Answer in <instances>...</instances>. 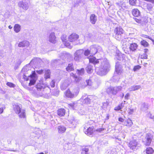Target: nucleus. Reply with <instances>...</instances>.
Wrapping results in <instances>:
<instances>
[{
    "mask_svg": "<svg viewBox=\"0 0 154 154\" xmlns=\"http://www.w3.org/2000/svg\"><path fill=\"white\" fill-rule=\"evenodd\" d=\"M89 61L94 65L95 72L99 75H106L109 70L110 65L106 58L97 59L95 57H93L89 59Z\"/></svg>",
    "mask_w": 154,
    "mask_h": 154,
    "instance_id": "obj_1",
    "label": "nucleus"
},
{
    "mask_svg": "<svg viewBox=\"0 0 154 154\" xmlns=\"http://www.w3.org/2000/svg\"><path fill=\"white\" fill-rule=\"evenodd\" d=\"M36 88L37 91V93L38 96L46 98L48 97V94L46 91L47 88L49 89V88L48 87H46L42 84H38L36 85Z\"/></svg>",
    "mask_w": 154,
    "mask_h": 154,
    "instance_id": "obj_2",
    "label": "nucleus"
},
{
    "mask_svg": "<svg viewBox=\"0 0 154 154\" xmlns=\"http://www.w3.org/2000/svg\"><path fill=\"white\" fill-rule=\"evenodd\" d=\"M70 76L72 77L74 79L75 81L76 82H80L81 87L84 88L87 85L91 86V85L92 82L91 80L90 79L86 80V82H85L82 80L81 77H78L77 76L73 73L70 74Z\"/></svg>",
    "mask_w": 154,
    "mask_h": 154,
    "instance_id": "obj_3",
    "label": "nucleus"
},
{
    "mask_svg": "<svg viewBox=\"0 0 154 154\" xmlns=\"http://www.w3.org/2000/svg\"><path fill=\"white\" fill-rule=\"evenodd\" d=\"M23 78L26 81H27L30 79V82L29 84V85L30 86L34 85L36 80V73L35 71H32V74L30 75H27L26 74H24L23 76Z\"/></svg>",
    "mask_w": 154,
    "mask_h": 154,
    "instance_id": "obj_4",
    "label": "nucleus"
},
{
    "mask_svg": "<svg viewBox=\"0 0 154 154\" xmlns=\"http://www.w3.org/2000/svg\"><path fill=\"white\" fill-rule=\"evenodd\" d=\"M20 105L14 104L13 105V109L16 114L18 115L20 118H25L26 117L25 110L21 108Z\"/></svg>",
    "mask_w": 154,
    "mask_h": 154,
    "instance_id": "obj_5",
    "label": "nucleus"
},
{
    "mask_svg": "<svg viewBox=\"0 0 154 154\" xmlns=\"http://www.w3.org/2000/svg\"><path fill=\"white\" fill-rule=\"evenodd\" d=\"M84 50L83 49H80L77 50L75 53L74 56V60L78 62H80L84 58Z\"/></svg>",
    "mask_w": 154,
    "mask_h": 154,
    "instance_id": "obj_6",
    "label": "nucleus"
},
{
    "mask_svg": "<svg viewBox=\"0 0 154 154\" xmlns=\"http://www.w3.org/2000/svg\"><path fill=\"white\" fill-rule=\"evenodd\" d=\"M122 87L119 86H110L108 87L106 90L107 92L109 94L116 95L118 92L121 91Z\"/></svg>",
    "mask_w": 154,
    "mask_h": 154,
    "instance_id": "obj_7",
    "label": "nucleus"
},
{
    "mask_svg": "<svg viewBox=\"0 0 154 154\" xmlns=\"http://www.w3.org/2000/svg\"><path fill=\"white\" fill-rule=\"evenodd\" d=\"M124 32V30L121 27H117L114 30L115 38L117 40H120L122 38Z\"/></svg>",
    "mask_w": 154,
    "mask_h": 154,
    "instance_id": "obj_8",
    "label": "nucleus"
},
{
    "mask_svg": "<svg viewBox=\"0 0 154 154\" xmlns=\"http://www.w3.org/2000/svg\"><path fill=\"white\" fill-rule=\"evenodd\" d=\"M101 47L97 45H93L90 47V51L91 52V54L92 55H95L98 51L101 50Z\"/></svg>",
    "mask_w": 154,
    "mask_h": 154,
    "instance_id": "obj_9",
    "label": "nucleus"
},
{
    "mask_svg": "<svg viewBox=\"0 0 154 154\" xmlns=\"http://www.w3.org/2000/svg\"><path fill=\"white\" fill-rule=\"evenodd\" d=\"M153 136L150 133H148L146 134L145 139L143 141L145 145L149 146L151 143Z\"/></svg>",
    "mask_w": 154,
    "mask_h": 154,
    "instance_id": "obj_10",
    "label": "nucleus"
},
{
    "mask_svg": "<svg viewBox=\"0 0 154 154\" xmlns=\"http://www.w3.org/2000/svg\"><path fill=\"white\" fill-rule=\"evenodd\" d=\"M140 146V145L135 140L131 141L128 144V146L132 149H136Z\"/></svg>",
    "mask_w": 154,
    "mask_h": 154,
    "instance_id": "obj_11",
    "label": "nucleus"
},
{
    "mask_svg": "<svg viewBox=\"0 0 154 154\" xmlns=\"http://www.w3.org/2000/svg\"><path fill=\"white\" fill-rule=\"evenodd\" d=\"M84 131L86 134L91 136L93 134V128L89 127L88 128L86 126H85L84 127Z\"/></svg>",
    "mask_w": 154,
    "mask_h": 154,
    "instance_id": "obj_12",
    "label": "nucleus"
},
{
    "mask_svg": "<svg viewBox=\"0 0 154 154\" xmlns=\"http://www.w3.org/2000/svg\"><path fill=\"white\" fill-rule=\"evenodd\" d=\"M18 6L19 7L22 8V9L25 10H27L29 8L28 4L26 2L20 1L18 3Z\"/></svg>",
    "mask_w": 154,
    "mask_h": 154,
    "instance_id": "obj_13",
    "label": "nucleus"
},
{
    "mask_svg": "<svg viewBox=\"0 0 154 154\" xmlns=\"http://www.w3.org/2000/svg\"><path fill=\"white\" fill-rule=\"evenodd\" d=\"M122 66L119 62H117L115 65V72L118 74L121 75L122 72Z\"/></svg>",
    "mask_w": 154,
    "mask_h": 154,
    "instance_id": "obj_14",
    "label": "nucleus"
},
{
    "mask_svg": "<svg viewBox=\"0 0 154 154\" xmlns=\"http://www.w3.org/2000/svg\"><path fill=\"white\" fill-rule=\"evenodd\" d=\"M78 38V35L75 33H73L69 36L68 40L70 42H73L77 40Z\"/></svg>",
    "mask_w": 154,
    "mask_h": 154,
    "instance_id": "obj_15",
    "label": "nucleus"
},
{
    "mask_svg": "<svg viewBox=\"0 0 154 154\" xmlns=\"http://www.w3.org/2000/svg\"><path fill=\"white\" fill-rule=\"evenodd\" d=\"M56 37L55 36V33L53 32H51L50 33L49 37L48 40L51 43H55L56 42Z\"/></svg>",
    "mask_w": 154,
    "mask_h": 154,
    "instance_id": "obj_16",
    "label": "nucleus"
},
{
    "mask_svg": "<svg viewBox=\"0 0 154 154\" xmlns=\"http://www.w3.org/2000/svg\"><path fill=\"white\" fill-rule=\"evenodd\" d=\"M69 82L68 80H66L61 85L60 88L61 90H64L68 87Z\"/></svg>",
    "mask_w": 154,
    "mask_h": 154,
    "instance_id": "obj_17",
    "label": "nucleus"
},
{
    "mask_svg": "<svg viewBox=\"0 0 154 154\" xmlns=\"http://www.w3.org/2000/svg\"><path fill=\"white\" fill-rule=\"evenodd\" d=\"M97 20V17L94 14L91 15L90 17V21L91 23L92 24H95Z\"/></svg>",
    "mask_w": 154,
    "mask_h": 154,
    "instance_id": "obj_18",
    "label": "nucleus"
},
{
    "mask_svg": "<svg viewBox=\"0 0 154 154\" xmlns=\"http://www.w3.org/2000/svg\"><path fill=\"white\" fill-rule=\"evenodd\" d=\"M29 45V42L26 40H24L20 42L18 45L19 47H24L28 46Z\"/></svg>",
    "mask_w": 154,
    "mask_h": 154,
    "instance_id": "obj_19",
    "label": "nucleus"
},
{
    "mask_svg": "<svg viewBox=\"0 0 154 154\" xmlns=\"http://www.w3.org/2000/svg\"><path fill=\"white\" fill-rule=\"evenodd\" d=\"M148 109V106L147 104L145 103H142L141 105L140 109L142 111L145 112Z\"/></svg>",
    "mask_w": 154,
    "mask_h": 154,
    "instance_id": "obj_20",
    "label": "nucleus"
},
{
    "mask_svg": "<svg viewBox=\"0 0 154 154\" xmlns=\"http://www.w3.org/2000/svg\"><path fill=\"white\" fill-rule=\"evenodd\" d=\"M41 61V60L40 58L35 57L31 61V63L34 64H37L40 63Z\"/></svg>",
    "mask_w": 154,
    "mask_h": 154,
    "instance_id": "obj_21",
    "label": "nucleus"
},
{
    "mask_svg": "<svg viewBox=\"0 0 154 154\" xmlns=\"http://www.w3.org/2000/svg\"><path fill=\"white\" fill-rule=\"evenodd\" d=\"M133 15L136 17H138L140 16V12L137 9H134L132 11Z\"/></svg>",
    "mask_w": 154,
    "mask_h": 154,
    "instance_id": "obj_22",
    "label": "nucleus"
},
{
    "mask_svg": "<svg viewBox=\"0 0 154 154\" xmlns=\"http://www.w3.org/2000/svg\"><path fill=\"white\" fill-rule=\"evenodd\" d=\"M66 96L69 98H73L74 96V94L72 93L69 90H67L65 93Z\"/></svg>",
    "mask_w": 154,
    "mask_h": 154,
    "instance_id": "obj_23",
    "label": "nucleus"
},
{
    "mask_svg": "<svg viewBox=\"0 0 154 154\" xmlns=\"http://www.w3.org/2000/svg\"><path fill=\"white\" fill-rule=\"evenodd\" d=\"M133 124L131 120L128 119L127 120L124 122L123 125H126L128 127L131 126Z\"/></svg>",
    "mask_w": 154,
    "mask_h": 154,
    "instance_id": "obj_24",
    "label": "nucleus"
},
{
    "mask_svg": "<svg viewBox=\"0 0 154 154\" xmlns=\"http://www.w3.org/2000/svg\"><path fill=\"white\" fill-rule=\"evenodd\" d=\"M57 129L58 132L59 133H64L66 130V128L63 125L59 126L58 127Z\"/></svg>",
    "mask_w": 154,
    "mask_h": 154,
    "instance_id": "obj_25",
    "label": "nucleus"
},
{
    "mask_svg": "<svg viewBox=\"0 0 154 154\" xmlns=\"http://www.w3.org/2000/svg\"><path fill=\"white\" fill-rule=\"evenodd\" d=\"M120 74H118L116 73H114V75L112 77V80L115 82H117L120 78Z\"/></svg>",
    "mask_w": 154,
    "mask_h": 154,
    "instance_id": "obj_26",
    "label": "nucleus"
},
{
    "mask_svg": "<svg viewBox=\"0 0 154 154\" xmlns=\"http://www.w3.org/2000/svg\"><path fill=\"white\" fill-rule=\"evenodd\" d=\"M51 72L49 69H47L45 70V72L44 75V78L45 80L48 79H49L50 77Z\"/></svg>",
    "mask_w": 154,
    "mask_h": 154,
    "instance_id": "obj_27",
    "label": "nucleus"
},
{
    "mask_svg": "<svg viewBox=\"0 0 154 154\" xmlns=\"http://www.w3.org/2000/svg\"><path fill=\"white\" fill-rule=\"evenodd\" d=\"M137 46V45L135 43L131 44L129 47L130 49L132 51H135L136 50Z\"/></svg>",
    "mask_w": 154,
    "mask_h": 154,
    "instance_id": "obj_28",
    "label": "nucleus"
},
{
    "mask_svg": "<svg viewBox=\"0 0 154 154\" xmlns=\"http://www.w3.org/2000/svg\"><path fill=\"white\" fill-rule=\"evenodd\" d=\"M140 88V86L139 85H134L130 88L129 90L130 91H135L139 89Z\"/></svg>",
    "mask_w": 154,
    "mask_h": 154,
    "instance_id": "obj_29",
    "label": "nucleus"
},
{
    "mask_svg": "<svg viewBox=\"0 0 154 154\" xmlns=\"http://www.w3.org/2000/svg\"><path fill=\"white\" fill-rule=\"evenodd\" d=\"M93 66L90 64H88L86 68L87 72L88 73H91L93 72Z\"/></svg>",
    "mask_w": 154,
    "mask_h": 154,
    "instance_id": "obj_30",
    "label": "nucleus"
},
{
    "mask_svg": "<svg viewBox=\"0 0 154 154\" xmlns=\"http://www.w3.org/2000/svg\"><path fill=\"white\" fill-rule=\"evenodd\" d=\"M66 69V70L68 72H70L73 70L74 67H73L72 63H69Z\"/></svg>",
    "mask_w": 154,
    "mask_h": 154,
    "instance_id": "obj_31",
    "label": "nucleus"
},
{
    "mask_svg": "<svg viewBox=\"0 0 154 154\" xmlns=\"http://www.w3.org/2000/svg\"><path fill=\"white\" fill-rule=\"evenodd\" d=\"M65 113V111L64 109H59L57 111L58 115L60 116H63Z\"/></svg>",
    "mask_w": 154,
    "mask_h": 154,
    "instance_id": "obj_32",
    "label": "nucleus"
},
{
    "mask_svg": "<svg viewBox=\"0 0 154 154\" xmlns=\"http://www.w3.org/2000/svg\"><path fill=\"white\" fill-rule=\"evenodd\" d=\"M14 28L15 32H18L20 30V26L18 24H16L14 26Z\"/></svg>",
    "mask_w": 154,
    "mask_h": 154,
    "instance_id": "obj_33",
    "label": "nucleus"
},
{
    "mask_svg": "<svg viewBox=\"0 0 154 154\" xmlns=\"http://www.w3.org/2000/svg\"><path fill=\"white\" fill-rule=\"evenodd\" d=\"M154 152V150L151 147H149L146 148V153L147 154H152Z\"/></svg>",
    "mask_w": 154,
    "mask_h": 154,
    "instance_id": "obj_34",
    "label": "nucleus"
},
{
    "mask_svg": "<svg viewBox=\"0 0 154 154\" xmlns=\"http://www.w3.org/2000/svg\"><path fill=\"white\" fill-rule=\"evenodd\" d=\"M77 72L79 75H82L84 73V68H82L80 70L77 69Z\"/></svg>",
    "mask_w": 154,
    "mask_h": 154,
    "instance_id": "obj_35",
    "label": "nucleus"
},
{
    "mask_svg": "<svg viewBox=\"0 0 154 154\" xmlns=\"http://www.w3.org/2000/svg\"><path fill=\"white\" fill-rule=\"evenodd\" d=\"M88 148L86 147L83 148L81 152V154H88Z\"/></svg>",
    "mask_w": 154,
    "mask_h": 154,
    "instance_id": "obj_36",
    "label": "nucleus"
},
{
    "mask_svg": "<svg viewBox=\"0 0 154 154\" xmlns=\"http://www.w3.org/2000/svg\"><path fill=\"white\" fill-rule=\"evenodd\" d=\"M79 89L77 87L73 90L72 93L74 94V96H76L79 93Z\"/></svg>",
    "mask_w": 154,
    "mask_h": 154,
    "instance_id": "obj_37",
    "label": "nucleus"
},
{
    "mask_svg": "<svg viewBox=\"0 0 154 154\" xmlns=\"http://www.w3.org/2000/svg\"><path fill=\"white\" fill-rule=\"evenodd\" d=\"M91 100L90 99V98L88 97L87 98L84 99L83 102L86 104H88L90 103Z\"/></svg>",
    "mask_w": 154,
    "mask_h": 154,
    "instance_id": "obj_38",
    "label": "nucleus"
},
{
    "mask_svg": "<svg viewBox=\"0 0 154 154\" xmlns=\"http://www.w3.org/2000/svg\"><path fill=\"white\" fill-rule=\"evenodd\" d=\"M90 54H91V52L90 50L87 49L85 51H84V55L87 56Z\"/></svg>",
    "mask_w": 154,
    "mask_h": 154,
    "instance_id": "obj_39",
    "label": "nucleus"
},
{
    "mask_svg": "<svg viewBox=\"0 0 154 154\" xmlns=\"http://www.w3.org/2000/svg\"><path fill=\"white\" fill-rule=\"evenodd\" d=\"M142 45L146 47H147L148 45V43L145 40H143L140 42Z\"/></svg>",
    "mask_w": 154,
    "mask_h": 154,
    "instance_id": "obj_40",
    "label": "nucleus"
},
{
    "mask_svg": "<svg viewBox=\"0 0 154 154\" xmlns=\"http://www.w3.org/2000/svg\"><path fill=\"white\" fill-rule=\"evenodd\" d=\"M137 0H129L130 4L132 5H134L136 4Z\"/></svg>",
    "mask_w": 154,
    "mask_h": 154,
    "instance_id": "obj_41",
    "label": "nucleus"
},
{
    "mask_svg": "<svg viewBox=\"0 0 154 154\" xmlns=\"http://www.w3.org/2000/svg\"><path fill=\"white\" fill-rule=\"evenodd\" d=\"M78 113L79 114H80L81 115H83L85 114V112L84 109H80L78 111Z\"/></svg>",
    "mask_w": 154,
    "mask_h": 154,
    "instance_id": "obj_42",
    "label": "nucleus"
},
{
    "mask_svg": "<svg viewBox=\"0 0 154 154\" xmlns=\"http://www.w3.org/2000/svg\"><path fill=\"white\" fill-rule=\"evenodd\" d=\"M5 108V106L4 105H0V114H1L3 112V110Z\"/></svg>",
    "mask_w": 154,
    "mask_h": 154,
    "instance_id": "obj_43",
    "label": "nucleus"
},
{
    "mask_svg": "<svg viewBox=\"0 0 154 154\" xmlns=\"http://www.w3.org/2000/svg\"><path fill=\"white\" fill-rule=\"evenodd\" d=\"M108 105V103L106 101V102H104L103 103V106H102V107L103 109H105L106 108Z\"/></svg>",
    "mask_w": 154,
    "mask_h": 154,
    "instance_id": "obj_44",
    "label": "nucleus"
},
{
    "mask_svg": "<svg viewBox=\"0 0 154 154\" xmlns=\"http://www.w3.org/2000/svg\"><path fill=\"white\" fill-rule=\"evenodd\" d=\"M65 46L69 48H71V47L70 46V44L67 41H65V42H63Z\"/></svg>",
    "mask_w": 154,
    "mask_h": 154,
    "instance_id": "obj_45",
    "label": "nucleus"
},
{
    "mask_svg": "<svg viewBox=\"0 0 154 154\" xmlns=\"http://www.w3.org/2000/svg\"><path fill=\"white\" fill-rule=\"evenodd\" d=\"M61 39L63 42L66 41V35H63L61 37Z\"/></svg>",
    "mask_w": 154,
    "mask_h": 154,
    "instance_id": "obj_46",
    "label": "nucleus"
},
{
    "mask_svg": "<svg viewBox=\"0 0 154 154\" xmlns=\"http://www.w3.org/2000/svg\"><path fill=\"white\" fill-rule=\"evenodd\" d=\"M141 68V67L139 65H137L136 66H134L133 70L134 71H137V70L140 69Z\"/></svg>",
    "mask_w": 154,
    "mask_h": 154,
    "instance_id": "obj_47",
    "label": "nucleus"
},
{
    "mask_svg": "<svg viewBox=\"0 0 154 154\" xmlns=\"http://www.w3.org/2000/svg\"><path fill=\"white\" fill-rule=\"evenodd\" d=\"M59 94V91H58L54 90L52 94L53 95L57 96Z\"/></svg>",
    "mask_w": 154,
    "mask_h": 154,
    "instance_id": "obj_48",
    "label": "nucleus"
},
{
    "mask_svg": "<svg viewBox=\"0 0 154 154\" xmlns=\"http://www.w3.org/2000/svg\"><path fill=\"white\" fill-rule=\"evenodd\" d=\"M7 85L8 86L10 87H11V88L14 87L15 86V85L14 84H13L11 82H7Z\"/></svg>",
    "mask_w": 154,
    "mask_h": 154,
    "instance_id": "obj_49",
    "label": "nucleus"
},
{
    "mask_svg": "<svg viewBox=\"0 0 154 154\" xmlns=\"http://www.w3.org/2000/svg\"><path fill=\"white\" fill-rule=\"evenodd\" d=\"M94 123V121L91 120H89L87 123H86L85 126H87L88 127V126L89 125H90Z\"/></svg>",
    "mask_w": 154,
    "mask_h": 154,
    "instance_id": "obj_50",
    "label": "nucleus"
},
{
    "mask_svg": "<svg viewBox=\"0 0 154 154\" xmlns=\"http://www.w3.org/2000/svg\"><path fill=\"white\" fill-rule=\"evenodd\" d=\"M141 58L143 59H146L147 58V55L146 53H143L141 55Z\"/></svg>",
    "mask_w": 154,
    "mask_h": 154,
    "instance_id": "obj_51",
    "label": "nucleus"
},
{
    "mask_svg": "<svg viewBox=\"0 0 154 154\" xmlns=\"http://www.w3.org/2000/svg\"><path fill=\"white\" fill-rule=\"evenodd\" d=\"M55 81L52 80L50 83V85L52 88H54L55 86Z\"/></svg>",
    "mask_w": 154,
    "mask_h": 154,
    "instance_id": "obj_52",
    "label": "nucleus"
},
{
    "mask_svg": "<svg viewBox=\"0 0 154 154\" xmlns=\"http://www.w3.org/2000/svg\"><path fill=\"white\" fill-rule=\"evenodd\" d=\"M43 70H39L36 71V72L39 74H42L43 73Z\"/></svg>",
    "mask_w": 154,
    "mask_h": 154,
    "instance_id": "obj_53",
    "label": "nucleus"
},
{
    "mask_svg": "<svg viewBox=\"0 0 154 154\" xmlns=\"http://www.w3.org/2000/svg\"><path fill=\"white\" fill-rule=\"evenodd\" d=\"M104 128H100L99 129H97L96 130V131H97L99 132H101L102 131H103L104 130Z\"/></svg>",
    "mask_w": 154,
    "mask_h": 154,
    "instance_id": "obj_54",
    "label": "nucleus"
},
{
    "mask_svg": "<svg viewBox=\"0 0 154 154\" xmlns=\"http://www.w3.org/2000/svg\"><path fill=\"white\" fill-rule=\"evenodd\" d=\"M130 96V94L129 93H127L125 96V100H128Z\"/></svg>",
    "mask_w": 154,
    "mask_h": 154,
    "instance_id": "obj_55",
    "label": "nucleus"
},
{
    "mask_svg": "<svg viewBox=\"0 0 154 154\" xmlns=\"http://www.w3.org/2000/svg\"><path fill=\"white\" fill-rule=\"evenodd\" d=\"M122 109V108L121 107H120V106L119 105L117 107H115L114 109L116 110H119Z\"/></svg>",
    "mask_w": 154,
    "mask_h": 154,
    "instance_id": "obj_56",
    "label": "nucleus"
},
{
    "mask_svg": "<svg viewBox=\"0 0 154 154\" xmlns=\"http://www.w3.org/2000/svg\"><path fill=\"white\" fill-rule=\"evenodd\" d=\"M118 120L119 121L121 122H123L124 123V122L125 121L124 119L121 118V117H119V118Z\"/></svg>",
    "mask_w": 154,
    "mask_h": 154,
    "instance_id": "obj_57",
    "label": "nucleus"
},
{
    "mask_svg": "<svg viewBox=\"0 0 154 154\" xmlns=\"http://www.w3.org/2000/svg\"><path fill=\"white\" fill-rule=\"evenodd\" d=\"M125 101H124V103H122L120 105L121 108L122 109L123 107L125 106Z\"/></svg>",
    "mask_w": 154,
    "mask_h": 154,
    "instance_id": "obj_58",
    "label": "nucleus"
},
{
    "mask_svg": "<svg viewBox=\"0 0 154 154\" xmlns=\"http://www.w3.org/2000/svg\"><path fill=\"white\" fill-rule=\"evenodd\" d=\"M135 20L136 21L137 23H141V20L138 19H137V18H136L135 19Z\"/></svg>",
    "mask_w": 154,
    "mask_h": 154,
    "instance_id": "obj_59",
    "label": "nucleus"
},
{
    "mask_svg": "<svg viewBox=\"0 0 154 154\" xmlns=\"http://www.w3.org/2000/svg\"><path fill=\"white\" fill-rule=\"evenodd\" d=\"M148 116L151 119H153L154 118V116H152L151 113H149L148 114Z\"/></svg>",
    "mask_w": 154,
    "mask_h": 154,
    "instance_id": "obj_60",
    "label": "nucleus"
},
{
    "mask_svg": "<svg viewBox=\"0 0 154 154\" xmlns=\"http://www.w3.org/2000/svg\"><path fill=\"white\" fill-rule=\"evenodd\" d=\"M133 111H134V110L133 109H130L128 112V113L130 114H131L133 113Z\"/></svg>",
    "mask_w": 154,
    "mask_h": 154,
    "instance_id": "obj_61",
    "label": "nucleus"
},
{
    "mask_svg": "<svg viewBox=\"0 0 154 154\" xmlns=\"http://www.w3.org/2000/svg\"><path fill=\"white\" fill-rule=\"evenodd\" d=\"M74 103H71L70 104V106H71L72 108L73 109H75L74 107Z\"/></svg>",
    "mask_w": 154,
    "mask_h": 154,
    "instance_id": "obj_62",
    "label": "nucleus"
},
{
    "mask_svg": "<svg viewBox=\"0 0 154 154\" xmlns=\"http://www.w3.org/2000/svg\"><path fill=\"white\" fill-rule=\"evenodd\" d=\"M149 51V50L148 49L145 48L143 50V52L144 53H147Z\"/></svg>",
    "mask_w": 154,
    "mask_h": 154,
    "instance_id": "obj_63",
    "label": "nucleus"
},
{
    "mask_svg": "<svg viewBox=\"0 0 154 154\" xmlns=\"http://www.w3.org/2000/svg\"><path fill=\"white\" fill-rule=\"evenodd\" d=\"M143 37L145 38H149V39H151L150 38H149V36L147 35H143Z\"/></svg>",
    "mask_w": 154,
    "mask_h": 154,
    "instance_id": "obj_64",
    "label": "nucleus"
}]
</instances>
